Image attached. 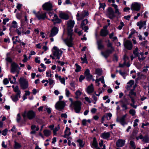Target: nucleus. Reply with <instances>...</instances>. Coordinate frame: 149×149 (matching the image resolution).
Segmentation results:
<instances>
[{"mask_svg": "<svg viewBox=\"0 0 149 149\" xmlns=\"http://www.w3.org/2000/svg\"><path fill=\"white\" fill-rule=\"evenodd\" d=\"M124 26V24L123 22H121L120 23V25L118 26L117 28L120 30L122 29V27Z\"/></svg>", "mask_w": 149, "mask_h": 149, "instance_id": "obj_46", "label": "nucleus"}, {"mask_svg": "<svg viewBox=\"0 0 149 149\" xmlns=\"http://www.w3.org/2000/svg\"><path fill=\"white\" fill-rule=\"evenodd\" d=\"M7 129H5L3 131L2 134L4 136H6L7 134Z\"/></svg>", "mask_w": 149, "mask_h": 149, "instance_id": "obj_63", "label": "nucleus"}, {"mask_svg": "<svg viewBox=\"0 0 149 149\" xmlns=\"http://www.w3.org/2000/svg\"><path fill=\"white\" fill-rule=\"evenodd\" d=\"M81 60L82 61V63H87V59L86 57V55L85 54L84 55V56L83 58L81 57Z\"/></svg>", "mask_w": 149, "mask_h": 149, "instance_id": "obj_51", "label": "nucleus"}, {"mask_svg": "<svg viewBox=\"0 0 149 149\" xmlns=\"http://www.w3.org/2000/svg\"><path fill=\"white\" fill-rule=\"evenodd\" d=\"M52 51L53 55L54 56H56L57 58L58 59H59L63 53L62 51L56 46L53 47Z\"/></svg>", "mask_w": 149, "mask_h": 149, "instance_id": "obj_3", "label": "nucleus"}, {"mask_svg": "<svg viewBox=\"0 0 149 149\" xmlns=\"http://www.w3.org/2000/svg\"><path fill=\"white\" fill-rule=\"evenodd\" d=\"M44 134L46 136H49L51 134V131L47 130H45L43 131Z\"/></svg>", "mask_w": 149, "mask_h": 149, "instance_id": "obj_33", "label": "nucleus"}, {"mask_svg": "<svg viewBox=\"0 0 149 149\" xmlns=\"http://www.w3.org/2000/svg\"><path fill=\"white\" fill-rule=\"evenodd\" d=\"M14 91L16 93V94L20 95L21 94V92L19 90L18 86H16L13 89Z\"/></svg>", "mask_w": 149, "mask_h": 149, "instance_id": "obj_34", "label": "nucleus"}, {"mask_svg": "<svg viewBox=\"0 0 149 149\" xmlns=\"http://www.w3.org/2000/svg\"><path fill=\"white\" fill-rule=\"evenodd\" d=\"M135 101L134 100V103L133 102H132V103H131L130 104V105L133 108L136 109L137 107V106L136 105H135L134 104L135 103Z\"/></svg>", "mask_w": 149, "mask_h": 149, "instance_id": "obj_62", "label": "nucleus"}, {"mask_svg": "<svg viewBox=\"0 0 149 149\" xmlns=\"http://www.w3.org/2000/svg\"><path fill=\"white\" fill-rule=\"evenodd\" d=\"M84 74L88 80H90L92 77V75L90 73V70L88 69H87L84 72Z\"/></svg>", "mask_w": 149, "mask_h": 149, "instance_id": "obj_20", "label": "nucleus"}, {"mask_svg": "<svg viewBox=\"0 0 149 149\" xmlns=\"http://www.w3.org/2000/svg\"><path fill=\"white\" fill-rule=\"evenodd\" d=\"M65 106V103L62 101L57 102L55 105L56 109L59 110L63 109Z\"/></svg>", "mask_w": 149, "mask_h": 149, "instance_id": "obj_8", "label": "nucleus"}, {"mask_svg": "<svg viewBox=\"0 0 149 149\" xmlns=\"http://www.w3.org/2000/svg\"><path fill=\"white\" fill-rule=\"evenodd\" d=\"M94 91V88L93 84H91L88 86L87 88V92L88 93H93Z\"/></svg>", "mask_w": 149, "mask_h": 149, "instance_id": "obj_27", "label": "nucleus"}, {"mask_svg": "<svg viewBox=\"0 0 149 149\" xmlns=\"http://www.w3.org/2000/svg\"><path fill=\"white\" fill-rule=\"evenodd\" d=\"M138 50V48L137 47H136L135 48V50L133 51L134 54L136 56H137L138 55H139V53L137 52Z\"/></svg>", "mask_w": 149, "mask_h": 149, "instance_id": "obj_53", "label": "nucleus"}, {"mask_svg": "<svg viewBox=\"0 0 149 149\" xmlns=\"http://www.w3.org/2000/svg\"><path fill=\"white\" fill-rule=\"evenodd\" d=\"M134 81L133 80H131L127 83V90H129L132 85L134 84Z\"/></svg>", "mask_w": 149, "mask_h": 149, "instance_id": "obj_30", "label": "nucleus"}, {"mask_svg": "<svg viewBox=\"0 0 149 149\" xmlns=\"http://www.w3.org/2000/svg\"><path fill=\"white\" fill-rule=\"evenodd\" d=\"M119 102L121 103V107L124 109L126 110L128 109L127 105L129 104L130 102H128L127 99L125 98L124 100H121Z\"/></svg>", "mask_w": 149, "mask_h": 149, "instance_id": "obj_9", "label": "nucleus"}, {"mask_svg": "<svg viewBox=\"0 0 149 149\" xmlns=\"http://www.w3.org/2000/svg\"><path fill=\"white\" fill-rule=\"evenodd\" d=\"M140 4L137 2L133 3L131 6V9L132 10L138 11L140 9Z\"/></svg>", "mask_w": 149, "mask_h": 149, "instance_id": "obj_11", "label": "nucleus"}, {"mask_svg": "<svg viewBox=\"0 0 149 149\" xmlns=\"http://www.w3.org/2000/svg\"><path fill=\"white\" fill-rule=\"evenodd\" d=\"M35 15L39 20H44L47 18L46 13H42L40 12H38L37 13H35Z\"/></svg>", "mask_w": 149, "mask_h": 149, "instance_id": "obj_14", "label": "nucleus"}, {"mask_svg": "<svg viewBox=\"0 0 149 149\" xmlns=\"http://www.w3.org/2000/svg\"><path fill=\"white\" fill-rule=\"evenodd\" d=\"M82 93L81 91L79 90H77L75 93V94L76 95L75 98L77 99H78L81 95Z\"/></svg>", "mask_w": 149, "mask_h": 149, "instance_id": "obj_36", "label": "nucleus"}, {"mask_svg": "<svg viewBox=\"0 0 149 149\" xmlns=\"http://www.w3.org/2000/svg\"><path fill=\"white\" fill-rule=\"evenodd\" d=\"M58 30L56 27H54L51 30V32L49 35V37H52L55 36L58 33Z\"/></svg>", "mask_w": 149, "mask_h": 149, "instance_id": "obj_19", "label": "nucleus"}, {"mask_svg": "<svg viewBox=\"0 0 149 149\" xmlns=\"http://www.w3.org/2000/svg\"><path fill=\"white\" fill-rule=\"evenodd\" d=\"M88 23V21L87 19H85L83 20L82 22L81 25V27L82 29L83 28L84 25H85Z\"/></svg>", "mask_w": 149, "mask_h": 149, "instance_id": "obj_38", "label": "nucleus"}, {"mask_svg": "<svg viewBox=\"0 0 149 149\" xmlns=\"http://www.w3.org/2000/svg\"><path fill=\"white\" fill-rule=\"evenodd\" d=\"M127 116V114H126L120 118H117L116 120V121L119 122L122 125H124L126 124L125 122V118Z\"/></svg>", "mask_w": 149, "mask_h": 149, "instance_id": "obj_15", "label": "nucleus"}, {"mask_svg": "<svg viewBox=\"0 0 149 149\" xmlns=\"http://www.w3.org/2000/svg\"><path fill=\"white\" fill-rule=\"evenodd\" d=\"M64 133H65V135L64 136H63V137L66 138L68 139V137H67V136L70 135L71 134V132H69L68 134H67L66 133V131H65Z\"/></svg>", "mask_w": 149, "mask_h": 149, "instance_id": "obj_52", "label": "nucleus"}, {"mask_svg": "<svg viewBox=\"0 0 149 149\" xmlns=\"http://www.w3.org/2000/svg\"><path fill=\"white\" fill-rule=\"evenodd\" d=\"M22 116L24 118L26 116L28 119L32 120L35 117L36 114L34 111L32 110L29 111L27 113L26 111H25L22 114Z\"/></svg>", "mask_w": 149, "mask_h": 149, "instance_id": "obj_2", "label": "nucleus"}, {"mask_svg": "<svg viewBox=\"0 0 149 149\" xmlns=\"http://www.w3.org/2000/svg\"><path fill=\"white\" fill-rule=\"evenodd\" d=\"M67 30L68 36H70L69 38L65 40L64 41L67 46L69 47L72 46V33L73 30L72 29L74 26V22L72 20H69L67 22Z\"/></svg>", "mask_w": 149, "mask_h": 149, "instance_id": "obj_1", "label": "nucleus"}, {"mask_svg": "<svg viewBox=\"0 0 149 149\" xmlns=\"http://www.w3.org/2000/svg\"><path fill=\"white\" fill-rule=\"evenodd\" d=\"M61 20L58 18L55 21V22H54V24H56L60 23L61 22Z\"/></svg>", "mask_w": 149, "mask_h": 149, "instance_id": "obj_54", "label": "nucleus"}, {"mask_svg": "<svg viewBox=\"0 0 149 149\" xmlns=\"http://www.w3.org/2000/svg\"><path fill=\"white\" fill-rule=\"evenodd\" d=\"M17 27V22L15 21H13L12 23L11 28H16Z\"/></svg>", "mask_w": 149, "mask_h": 149, "instance_id": "obj_40", "label": "nucleus"}, {"mask_svg": "<svg viewBox=\"0 0 149 149\" xmlns=\"http://www.w3.org/2000/svg\"><path fill=\"white\" fill-rule=\"evenodd\" d=\"M137 56L138 57V59L141 62L144 60L145 58V57H144L143 56H141V57L139 54V55H138V56Z\"/></svg>", "mask_w": 149, "mask_h": 149, "instance_id": "obj_50", "label": "nucleus"}, {"mask_svg": "<svg viewBox=\"0 0 149 149\" xmlns=\"http://www.w3.org/2000/svg\"><path fill=\"white\" fill-rule=\"evenodd\" d=\"M21 119V117L19 113H18L17 115V120L18 122H19Z\"/></svg>", "mask_w": 149, "mask_h": 149, "instance_id": "obj_56", "label": "nucleus"}, {"mask_svg": "<svg viewBox=\"0 0 149 149\" xmlns=\"http://www.w3.org/2000/svg\"><path fill=\"white\" fill-rule=\"evenodd\" d=\"M14 148L15 149H18L21 147L22 146L21 144L16 141H14Z\"/></svg>", "mask_w": 149, "mask_h": 149, "instance_id": "obj_32", "label": "nucleus"}, {"mask_svg": "<svg viewBox=\"0 0 149 149\" xmlns=\"http://www.w3.org/2000/svg\"><path fill=\"white\" fill-rule=\"evenodd\" d=\"M9 20V19L8 18L4 19L3 20V24H4L5 25L6 24V22H8Z\"/></svg>", "mask_w": 149, "mask_h": 149, "instance_id": "obj_59", "label": "nucleus"}, {"mask_svg": "<svg viewBox=\"0 0 149 149\" xmlns=\"http://www.w3.org/2000/svg\"><path fill=\"white\" fill-rule=\"evenodd\" d=\"M23 34H29L30 33V31L29 30H27L26 31H22Z\"/></svg>", "mask_w": 149, "mask_h": 149, "instance_id": "obj_58", "label": "nucleus"}, {"mask_svg": "<svg viewBox=\"0 0 149 149\" xmlns=\"http://www.w3.org/2000/svg\"><path fill=\"white\" fill-rule=\"evenodd\" d=\"M42 8L44 10L50 11L52 10V4L50 2H46L43 4Z\"/></svg>", "mask_w": 149, "mask_h": 149, "instance_id": "obj_13", "label": "nucleus"}, {"mask_svg": "<svg viewBox=\"0 0 149 149\" xmlns=\"http://www.w3.org/2000/svg\"><path fill=\"white\" fill-rule=\"evenodd\" d=\"M134 90L132 89L130 90L128 96L130 98L132 102L134 103V98L136 96V93L134 92Z\"/></svg>", "mask_w": 149, "mask_h": 149, "instance_id": "obj_18", "label": "nucleus"}, {"mask_svg": "<svg viewBox=\"0 0 149 149\" xmlns=\"http://www.w3.org/2000/svg\"><path fill=\"white\" fill-rule=\"evenodd\" d=\"M20 97V95L16 94L13 95L11 96L12 100L14 102H16L18 100L19 98Z\"/></svg>", "mask_w": 149, "mask_h": 149, "instance_id": "obj_26", "label": "nucleus"}, {"mask_svg": "<svg viewBox=\"0 0 149 149\" xmlns=\"http://www.w3.org/2000/svg\"><path fill=\"white\" fill-rule=\"evenodd\" d=\"M65 93L66 96L68 97H69L71 94L70 91L68 89L66 88L65 90Z\"/></svg>", "mask_w": 149, "mask_h": 149, "instance_id": "obj_44", "label": "nucleus"}, {"mask_svg": "<svg viewBox=\"0 0 149 149\" xmlns=\"http://www.w3.org/2000/svg\"><path fill=\"white\" fill-rule=\"evenodd\" d=\"M23 21L22 20H21V27L18 29H17L16 30V32L19 35H20L22 33V29L21 28L23 26Z\"/></svg>", "mask_w": 149, "mask_h": 149, "instance_id": "obj_24", "label": "nucleus"}, {"mask_svg": "<svg viewBox=\"0 0 149 149\" xmlns=\"http://www.w3.org/2000/svg\"><path fill=\"white\" fill-rule=\"evenodd\" d=\"M107 46L108 48L110 47L111 48V47H113L112 46V44L110 42H108V44L107 45Z\"/></svg>", "mask_w": 149, "mask_h": 149, "instance_id": "obj_61", "label": "nucleus"}, {"mask_svg": "<svg viewBox=\"0 0 149 149\" xmlns=\"http://www.w3.org/2000/svg\"><path fill=\"white\" fill-rule=\"evenodd\" d=\"M125 142V140L122 139H119L116 142V146L118 147H122L124 146Z\"/></svg>", "mask_w": 149, "mask_h": 149, "instance_id": "obj_23", "label": "nucleus"}, {"mask_svg": "<svg viewBox=\"0 0 149 149\" xmlns=\"http://www.w3.org/2000/svg\"><path fill=\"white\" fill-rule=\"evenodd\" d=\"M75 65L76 67V69L75 70V71L76 72H79L80 70V67L77 63H76Z\"/></svg>", "mask_w": 149, "mask_h": 149, "instance_id": "obj_49", "label": "nucleus"}, {"mask_svg": "<svg viewBox=\"0 0 149 149\" xmlns=\"http://www.w3.org/2000/svg\"><path fill=\"white\" fill-rule=\"evenodd\" d=\"M130 144L131 146L134 149H135L136 146L135 143L132 141H130Z\"/></svg>", "mask_w": 149, "mask_h": 149, "instance_id": "obj_45", "label": "nucleus"}, {"mask_svg": "<svg viewBox=\"0 0 149 149\" xmlns=\"http://www.w3.org/2000/svg\"><path fill=\"white\" fill-rule=\"evenodd\" d=\"M115 51V49L113 47H111L110 49H108L105 52H101V54L104 56L105 58H107L109 56L110 54Z\"/></svg>", "mask_w": 149, "mask_h": 149, "instance_id": "obj_6", "label": "nucleus"}, {"mask_svg": "<svg viewBox=\"0 0 149 149\" xmlns=\"http://www.w3.org/2000/svg\"><path fill=\"white\" fill-rule=\"evenodd\" d=\"M98 146V143L95 137H94L93 139L92 147L93 148H97Z\"/></svg>", "mask_w": 149, "mask_h": 149, "instance_id": "obj_31", "label": "nucleus"}, {"mask_svg": "<svg viewBox=\"0 0 149 149\" xmlns=\"http://www.w3.org/2000/svg\"><path fill=\"white\" fill-rule=\"evenodd\" d=\"M107 14L108 17L110 19H113L116 17V15L115 14L114 11L112 8L111 7L108 8Z\"/></svg>", "mask_w": 149, "mask_h": 149, "instance_id": "obj_12", "label": "nucleus"}, {"mask_svg": "<svg viewBox=\"0 0 149 149\" xmlns=\"http://www.w3.org/2000/svg\"><path fill=\"white\" fill-rule=\"evenodd\" d=\"M59 16L61 18L65 20H67L69 19L68 15L67 14L63 13H60Z\"/></svg>", "mask_w": 149, "mask_h": 149, "instance_id": "obj_25", "label": "nucleus"}, {"mask_svg": "<svg viewBox=\"0 0 149 149\" xmlns=\"http://www.w3.org/2000/svg\"><path fill=\"white\" fill-rule=\"evenodd\" d=\"M143 136L142 134H140L138 136H137L136 137V139L137 140H138L139 139H143Z\"/></svg>", "mask_w": 149, "mask_h": 149, "instance_id": "obj_55", "label": "nucleus"}, {"mask_svg": "<svg viewBox=\"0 0 149 149\" xmlns=\"http://www.w3.org/2000/svg\"><path fill=\"white\" fill-rule=\"evenodd\" d=\"M73 105H74V109L76 112L79 113L81 109V102L79 101H77L74 102Z\"/></svg>", "mask_w": 149, "mask_h": 149, "instance_id": "obj_10", "label": "nucleus"}, {"mask_svg": "<svg viewBox=\"0 0 149 149\" xmlns=\"http://www.w3.org/2000/svg\"><path fill=\"white\" fill-rule=\"evenodd\" d=\"M124 45L125 47L127 49L130 50L133 47L132 42L128 40H127L124 42Z\"/></svg>", "mask_w": 149, "mask_h": 149, "instance_id": "obj_16", "label": "nucleus"}, {"mask_svg": "<svg viewBox=\"0 0 149 149\" xmlns=\"http://www.w3.org/2000/svg\"><path fill=\"white\" fill-rule=\"evenodd\" d=\"M21 87L22 89H25L28 87V81L23 78H21L19 80Z\"/></svg>", "mask_w": 149, "mask_h": 149, "instance_id": "obj_4", "label": "nucleus"}, {"mask_svg": "<svg viewBox=\"0 0 149 149\" xmlns=\"http://www.w3.org/2000/svg\"><path fill=\"white\" fill-rule=\"evenodd\" d=\"M77 142L79 143V146L81 147H83L84 146L83 143V141L81 139H78L77 140Z\"/></svg>", "mask_w": 149, "mask_h": 149, "instance_id": "obj_48", "label": "nucleus"}, {"mask_svg": "<svg viewBox=\"0 0 149 149\" xmlns=\"http://www.w3.org/2000/svg\"><path fill=\"white\" fill-rule=\"evenodd\" d=\"M23 56H24V58L23 60V61L24 62H25L27 60V57L26 55L25 54H24Z\"/></svg>", "mask_w": 149, "mask_h": 149, "instance_id": "obj_64", "label": "nucleus"}, {"mask_svg": "<svg viewBox=\"0 0 149 149\" xmlns=\"http://www.w3.org/2000/svg\"><path fill=\"white\" fill-rule=\"evenodd\" d=\"M123 59L124 60L123 63V64H120L119 66L121 67H123L124 66H126L127 67H129L130 66V64L127 62V61L128 59V57L125 55L124 56Z\"/></svg>", "mask_w": 149, "mask_h": 149, "instance_id": "obj_17", "label": "nucleus"}, {"mask_svg": "<svg viewBox=\"0 0 149 149\" xmlns=\"http://www.w3.org/2000/svg\"><path fill=\"white\" fill-rule=\"evenodd\" d=\"M3 83L4 84L6 85L8 83L9 81L7 78H5L3 80Z\"/></svg>", "mask_w": 149, "mask_h": 149, "instance_id": "obj_57", "label": "nucleus"}, {"mask_svg": "<svg viewBox=\"0 0 149 149\" xmlns=\"http://www.w3.org/2000/svg\"><path fill=\"white\" fill-rule=\"evenodd\" d=\"M60 128L59 125H58L57 127H55L53 130V132L54 135H55L56 134V132L59 130Z\"/></svg>", "mask_w": 149, "mask_h": 149, "instance_id": "obj_39", "label": "nucleus"}, {"mask_svg": "<svg viewBox=\"0 0 149 149\" xmlns=\"http://www.w3.org/2000/svg\"><path fill=\"white\" fill-rule=\"evenodd\" d=\"M88 13L86 11H83L80 14L78 13L76 16L78 21H80L83 19L86 16H87L88 15Z\"/></svg>", "mask_w": 149, "mask_h": 149, "instance_id": "obj_7", "label": "nucleus"}, {"mask_svg": "<svg viewBox=\"0 0 149 149\" xmlns=\"http://www.w3.org/2000/svg\"><path fill=\"white\" fill-rule=\"evenodd\" d=\"M97 48L98 49L100 50L104 48V46L102 44V40H97Z\"/></svg>", "mask_w": 149, "mask_h": 149, "instance_id": "obj_22", "label": "nucleus"}, {"mask_svg": "<svg viewBox=\"0 0 149 149\" xmlns=\"http://www.w3.org/2000/svg\"><path fill=\"white\" fill-rule=\"evenodd\" d=\"M129 113L130 114L132 115V116H134L135 114L136 111L135 110L131 109L130 110Z\"/></svg>", "mask_w": 149, "mask_h": 149, "instance_id": "obj_43", "label": "nucleus"}, {"mask_svg": "<svg viewBox=\"0 0 149 149\" xmlns=\"http://www.w3.org/2000/svg\"><path fill=\"white\" fill-rule=\"evenodd\" d=\"M110 135V134L109 132H104L101 134V136L104 139H107L109 137Z\"/></svg>", "mask_w": 149, "mask_h": 149, "instance_id": "obj_28", "label": "nucleus"}, {"mask_svg": "<svg viewBox=\"0 0 149 149\" xmlns=\"http://www.w3.org/2000/svg\"><path fill=\"white\" fill-rule=\"evenodd\" d=\"M108 34V31L106 29V27H105L101 30L100 33V35L103 37L106 36Z\"/></svg>", "mask_w": 149, "mask_h": 149, "instance_id": "obj_21", "label": "nucleus"}, {"mask_svg": "<svg viewBox=\"0 0 149 149\" xmlns=\"http://www.w3.org/2000/svg\"><path fill=\"white\" fill-rule=\"evenodd\" d=\"M47 77H51L52 74L51 73L50 71H47L46 72Z\"/></svg>", "mask_w": 149, "mask_h": 149, "instance_id": "obj_60", "label": "nucleus"}, {"mask_svg": "<svg viewBox=\"0 0 149 149\" xmlns=\"http://www.w3.org/2000/svg\"><path fill=\"white\" fill-rule=\"evenodd\" d=\"M16 78L15 77H9V80L11 84H14L16 81Z\"/></svg>", "mask_w": 149, "mask_h": 149, "instance_id": "obj_37", "label": "nucleus"}, {"mask_svg": "<svg viewBox=\"0 0 149 149\" xmlns=\"http://www.w3.org/2000/svg\"><path fill=\"white\" fill-rule=\"evenodd\" d=\"M59 79L62 84H64V85H65V79L64 77L61 78V77H59Z\"/></svg>", "mask_w": 149, "mask_h": 149, "instance_id": "obj_47", "label": "nucleus"}, {"mask_svg": "<svg viewBox=\"0 0 149 149\" xmlns=\"http://www.w3.org/2000/svg\"><path fill=\"white\" fill-rule=\"evenodd\" d=\"M136 24L139 26V29H140L142 27L145 26L146 22L145 21L139 22L137 23Z\"/></svg>", "mask_w": 149, "mask_h": 149, "instance_id": "obj_29", "label": "nucleus"}, {"mask_svg": "<svg viewBox=\"0 0 149 149\" xmlns=\"http://www.w3.org/2000/svg\"><path fill=\"white\" fill-rule=\"evenodd\" d=\"M20 68L18 65L15 63H13L11 65V72L12 73L16 72L17 74H19Z\"/></svg>", "mask_w": 149, "mask_h": 149, "instance_id": "obj_5", "label": "nucleus"}, {"mask_svg": "<svg viewBox=\"0 0 149 149\" xmlns=\"http://www.w3.org/2000/svg\"><path fill=\"white\" fill-rule=\"evenodd\" d=\"M105 116L107 119L109 120L111 119L112 114L111 113H107Z\"/></svg>", "mask_w": 149, "mask_h": 149, "instance_id": "obj_41", "label": "nucleus"}, {"mask_svg": "<svg viewBox=\"0 0 149 149\" xmlns=\"http://www.w3.org/2000/svg\"><path fill=\"white\" fill-rule=\"evenodd\" d=\"M95 72L96 74L99 75H100L102 74V70L98 68L96 69Z\"/></svg>", "mask_w": 149, "mask_h": 149, "instance_id": "obj_42", "label": "nucleus"}, {"mask_svg": "<svg viewBox=\"0 0 149 149\" xmlns=\"http://www.w3.org/2000/svg\"><path fill=\"white\" fill-rule=\"evenodd\" d=\"M142 141L146 143H148L149 139L148 135H146L144 136H143Z\"/></svg>", "mask_w": 149, "mask_h": 149, "instance_id": "obj_35", "label": "nucleus"}]
</instances>
